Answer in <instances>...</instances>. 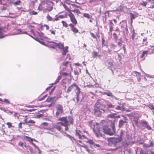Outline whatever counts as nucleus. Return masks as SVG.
<instances>
[{
    "instance_id": "obj_1",
    "label": "nucleus",
    "mask_w": 154,
    "mask_h": 154,
    "mask_svg": "<svg viewBox=\"0 0 154 154\" xmlns=\"http://www.w3.org/2000/svg\"><path fill=\"white\" fill-rule=\"evenodd\" d=\"M116 129L114 125L112 127V130L108 126H103L101 129L98 127H95L93 129V131L95 136L97 137H102V132L105 134L110 136L113 135L115 132Z\"/></svg>"
},
{
    "instance_id": "obj_2",
    "label": "nucleus",
    "mask_w": 154,
    "mask_h": 154,
    "mask_svg": "<svg viewBox=\"0 0 154 154\" xmlns=\"http://www.w3.org/2000/svg\"><path fill=\"white\" fill-rule=\"evenodd\" d=\"M57 120L60 122H57V124L64 127L66 131L68 130L69 126L70 124H73L74 122L73 118L71 116L62 117L59 118Z\"/></svg>"
},
{
    "instance_id": "obj_3",
    "label": "nucleus",
    "mask_w": 154,
    "mask_h": 154,
    "mask_svg": "<svg viewBox=\"0 0 154 154\" xmlns=\"http://www.w3.org/2000/svg\"><path fill=\"white\" fill-rule=\"evenodd\" d=\"M53 9L51 2L48 0L42 2L39 5L38 10L40 11L43 10L45 11H51Z\"/></svg>"
},
{
    "instance_id": "obj_4",
    "label": "nucleus",
    "mask_w": 154,
    "mask_h": 154,
    "mask_svg": "<svg viewBox=\"0 0 154 154\" xmlns=\"http://www.w3.org/2000/svg\"><path fill=\"white\" fill-rule=\"evenodd\" d=\"M104 108L101 106L100 107H94V113L95 115L97 116H101L102 113L105 112Z\"/></svg>"
},
{
    "instance_id": "obj_5",
    "label": "nucleus",
    "mask_w": 154,
    "mask_h": 154,
    "mask_svg": "<svg viewBox=\"0 0 154 154\" xmlns=\"http://www.w3.org/2000/svg\"><path fill=\"white\" fill-rule=\"evenodd\" d=\"M56 117H58L59 116H60L63 112V107L60 104H58L56 106Z\"/></svg>"
},
{
    "instance_id": "obj_6",
    "label": "nucleus",
    "mask_w": 154,
    "mask_h": 154,
    "mask_svg": "<svg viewBox=\"0 0 154 154\" xmlns=\"http://www.w3.org/2000/svg\"><path fill=\"white\" fill-rule=\"evenodd\" d=\"M122 23L121 28L123 32L124 35H127L128 34V32L127 22H123Z\"/></svg>"
},
{
    "instance_id": "obj_7",
    "label": "nucleus",
    "mask_w": 154,
    "mask_h": 154,
    "mask_svg": "<svg viewBox=\"0 0 154 154\" xmlns=\"http://www.w3.org/2000/svg\"><path fill=\"white\" fill-rule=\"evenodd\" d=\"M68 15L70 18V20L72 22V24L73 25H76L78 23L77 20L75 18V15L71 12L69 11Z\"/></svg>"
},
{
    "instance_id": "obj_8",
    "label": "nucleus",
    "mask_w": 154,
    "mask_h": 154,
    "mask_svg": "<svg viewBox=\"0 0 154 154\" xmlns=\"http://www.w3.org/2000/svg\"><path fill=\"white\" fill-rule=\"evenodd\" d=\"M62 66L63 69H66L68 67H70L72 69L71 63L69 61H65L62 63Z\"/></svg>"
},
{
    "instance_id": "obj_9",
    "label": "nucleus",
    "mask_w": 154,
    "mask_h": 154,
    "mask_svg": "<svg viewBox=\"0 0 154 154\" xmlns=\"http://www.w3.org/2000/svg\"><path fill=\"white\" fill-rule=\"evenodd\" d=\"M117 46L113 43H111L109 45V47L108 48V51L109 52L113 51L116 52L117 50Z\"/></svg>"
},
{
    "instance_id": "obj_10",
    "label": "nucleus",
    "mask_w": 154,
    "mask_h": 154,
    "mask_svg": "<svg viewBox=\"0 0 154 154\" xmlns=\"http://www.w3.org/2000/svg\"><path fill=\"white\" fill-rule=\"evenodd\" d=\"M74 87H75L76 88V89L77 90V91H78L81 90L80 88L75 83H74L68 87V88L67 89L66 92L68 93L70 92L73 88Z\"/></svg>"
},
{
    "instance_id": "obj_11",
    "label": "nucleus",
    "mask_w": 154,
    "mask_h": 154,
    "mask_svg": "<svg viewBox=\"0 0 154 154\" xmlns=\"http://www.w3.org/2000/svg\"><path fill=\"white\" fill-rule=\"evenodd\" d=\"M108 24L109 27V31L110 32H112L113 30L114 26V24L113 23L112 20H109Z\"/></svg>"
},
{
    "instance_id": "obj_12",
    "label": "nucleus",
    "mask_w": 154,
    "mask_h": 154,
    "mask_svg": "<svg viewBox=\"0 0 154 154\" xmlns=\"http://www.w3.org/2000/svg\"><path fill=\"white\" fill-rule=\"evenodd\" d=\"M75 25H73L72 23H70L69 24V26L71 29V31H72L74 33H77L79 32V30L77 29L75 27Z\"/></svg>"
},
{
    "instance_id": "obj_13",
    "label": "nucleus",
    "mask_w": 154,
    "mask_h": 154,
    "mask_svg": "<svg viewBox=\"0 0 154 154\" xmlns=\"http://www.w3.org/2000/svg\"><path fill=\"white\" fill-rule=\"evenodd\" d=\"M70 5L71 4H69L68 3H66V4L63 5V6L66 10L68 11L69 10L70 11V8H72V7L74 6V5ZM74 6H75L74 5Z\"/></svg>"
},
{
    "instance_id": "obj_14",
    "label": "nucleus",
    "mask_w": 154,
    "mask_h": 154,
    "mask_svg": "<svg viewBox=\"0 0 154 154\" xmlns=\"http://www.w3.org/2000/svg\"><path fill=\"white\" fill-rule=\"evenodd\" d=\"M81 92V90L78 91H77L76 93L75 97L74 98H73V100L75 101V99L76 98V103H78L79 101V95Z\"/></svg>"
},
{
    "instance_id": "obj_15",
    "label": "nucleus",
    "mask_w": 154,
    "mask_h": 154,
    "mask_svg": "<svg viewBox=\"0 0 154 154\" xmlns=\"http://www.w3.org/2000/svg\"><path fill=\"white\" fill-rule=\"evenodd\" d=\"M125 133L126 132L125 131L121 130L119 137V140L120 141L122 140L123 138L124 137Z\"/></svg>"
},
{
    "instance_id": "obj_16",
    "label": "nucleus",
    "mask_w": 154,
    "mask_h": 154,
    "mask_svg": "<svg viewBox=\"0 0 154 154\" xmlns=\"http://www.w3.org/2000/svg\"><path fill=\"white\" fill-rule=\"evenodd\" d=\"M61 76H58L57 79H56V81H55L54 83H53L51 84V85L49 87H48L47 88V89H48L49 88H51L52 87L53 85H56L59 82V80L61 79Z\"/></svg>"
},
{
    "instance_id": "obj_17",
    "label": "nucleus",
    "mask_w": 154,
    "mask_h": 154,
    "mask_svg": "<svg viewBox=\"0 0 154 154\" xmlns=\"http://www.w3.org/2000/svg\"><path fill=\"white\" fill-rule=\"evenodd\" d=\"M101 106L103 107H104V105L101 103V100H98L95 103L94 107H101Z\"/></svg>"
},
{
    "instance_id": "obj_18",
    "label": "nucleus",
    "mask_w": 154,
    "mask_h": 154,
    "mask_svg": "<svg viewBox=\"0 0 154 154\" xmlns=\"http://www.w3.org/2000/svg\"><path fill=\"white\" fill-rule=\"evenodd\" d=\"M127 122L125 120V121H123L122 119L119 120V128H121L124 125V124Z\"/></svg>"
},
{
    "instance_id": "obj_19",
    "label": "nucleus",
    "mask_w": 154,
    "mask_h": 154,
    "mask_svg": "<svg viewBox=\"0 0 154 154\" xmlns=\"http://www.w3.org/2000/svg\"><path fill=\"white\" fill-rule=\"evenodd\" d=\"M69 47L68 46H66L65 47L62 49V54L63 55H65L68 52V49Z\"/></svg>"
},
{
    "instance_id": "obj_20",
    "label": "nucleus",
    "mask_w": 154,
    "mask_h": 154,
    "mask_svg": "<svg viewBox=\"0 0 154 154\" xmlns=\"http://www.w3.org/2000/svg\"><path fill=\"white\" fill-rule=\"evenodd\" d=\"M57 43L54 42H51L50 44V46L51 48H55L57 47Z\"/></svg>"
},
{
    "instance_id": "obj_21",
    "label": "nucleus",
    "mask_w": 154,
    "mask_h": 154,
    "mask_svg": "<svg viewBox=\"0 0 154 154\" xmlns=\"http://www.w3.org/2000/svg\"><path fill=\"white\" fill-rule=\"evenodd\" d=\"M81 131L80 130H76L75 131V134L76 136H78L79 139H81L82 138V136L81 135L80 133Z\"/></svg>"
},
{
    "instance_id": "obj_22",
    "label": "nucleus",
    "mask_w": 154,
    "mask_h": 154,
    "mask_svg": "<svg viewBox=\"0 0 154 154\" xmlns=\"http://www.w3.org/2000/svg\"><path fill=\"white\" fill-rule=\"evenodd\" d=\"M60 75V76H69L71 75V72L70 71L69 73H68L66 72H62Z\"/></svg>"
},
{
    "instance_id": "obj_23",
    "label": "nucleus",
    "mask_w": 154,
    "mask_h": 154,
    "mask_svg": "<svg viewBox=\"0 0 154 154\" xmlns=\"http://www.w3.org/2000/svg\"><path fill=\"white\" fill-rule=\"evenodd\" d=\"M58 125V124H57V125H55L54 126V128L59 131H61L62 129V128L60 125Z\"/></svg>"
},
{
    "instance_id": "obj_24",
    "label": "nucleus",
    "mask_w": 154,
    "mask_h": 154,
    "mask_svg": "<svg viewBox=\"0 0 154 154\" xmlns=\"http://www.w3.org/2000/svg\"><path fill=\"white\" fill-rule=\"evenodd\" d=\"M57 47H58L60 49H62L64 47V45L63 44L60 43H57Z\"/></svg>"
},
{
    "instance_id": "obj_25",
    "label": "nucleus",
    "mask_w": 154,
    "mask_h": 154,
    "mask_svg": "<svg viewBox=\"0 0 154 154\" xmlns=\"http://www.w3.org/2000/svg\"><path fill=\"white\" fill-rule=\"evenodd\" d=\"M25 138L26 139L27 141L30 142H32L33 139L27 136H25Z\"/></svg>"
},
{
    "instance_id": "obj_26",
    "label": "nucleus",
    "mask_w": 154,
    "mask_h": 154,
    "mask_svg": "<svg viewBox=\"0 0 154 154\" xmlns=\"http://www.w3.org/2000/svg\"><path fill=\"white\" fill-rule=\"evenodd\" d=\"M130 15L131 19V23L132 24L133 22V20L135 19V17L134 15L132 13H130Z\"/></svg>"
},
{
    "instance_id": "obj_27",
    "label": "nucleus",
    "mask_w": 154,
    "mask_h": 154,
    "mask_svg": "<svg viewBox=\"0 0 154 154\" xmlns=\"http://www.w3.org/2000/svg\"><path fill=\"white\" fill-rule=\"evenodd\" d=\"M145 127L148 130H152V128L150 126L148 125V124L147 122H146L145 121Z\"/></svg>"
},
{
    "instance_id": "obj_28",
    "label": "nucleus",
    "mask_w": 154,
    "mask_h": 154,
    "mask_svg": "<svg viewBox=\"0 0 154 154\" xmlns=\"http://www.w3.org/2000/svg\"><path fill=\"white\" fill-rule=\"evenodd\" d=\"M83 16L88 19L91 18L92 16L88 14L84 13L83 14Z\"/></svg>"
},
{
    "instance_id": "obj_29",
    "label": "nucleus",
    "mask_w": 154,
    "mask_h": 154,
    "mask_svg": "<svg viewBox=\"0 0 154 154\" xmlns=\"http://www.w3.org/2000/svg\"><path fill=\"white\" fill-rule=\"evenodd\" d=\"M98 52L94 51L92 52V56L93 57H95L98 56Z\"/></svg>"
},
{
    "instance_id": "obj_30",
    "label": "nucleus",
    "mask_w": 154,
    "mask_h": 154,
    "mask_svg": "<svg viewBox=\"0 0 154 154\" xmlns=\"http://www.w3.org/2000/svg\"><path fill=\"white\" fill-rule=\"evenodd\" d=\"M86 142L92 145H93L94 144V142L93 140H88L86 141Z\"/></svg>"
},
{
    "instance_id": "obj_31",
    "label": "nucleus",
    "mask_w": 154,
    "mask_h": 154,
    "mask_svg": "<svg viewBox=\"0 0 154 154\" xmlns=\"http://www.w3.org/2000/svg\"><path fill=\"white\" fill-rule=\"evenodd\" d=\"M72 11L73 12H76L78 14H81V12L77 8L76 9H72Z\"/></svg>"
},
{
    "instance_id": "obj_32",
    "label": "nucleus",
    "mask_w": 154,
    "mask_h": 154,
    "mask_svg": "<svg viewBox=\"0 0 154 154\" xmlns=\"http://www.w3.org/2000/svg\"><path fill=\"white\" fill-rule=\"evenodd\" d=\"M70 5H74H74L75 6L74 7L73 6V7H72V8H70V12H71V11H72V9H76L79 7V6L76 5L71 4Z\"/></svg>"
},
{
    "instance_id": "obj_33",
    "label": "nucleus",
    "mask_w": 154,
    "mask_h": 154,
    "mask_svg": "<svg viewBox=\"0 0 154 154\" xmlns=\"http://www.w3.org/2000/svg\"><path fill=\"white\" fill-rule=\"evenodd\" d=\"M47 18L48 21H53V19L49 14L47 15Z\"/></svg>"
},
{
    "instance_id": "obj_34",
    "label": "nucleus",
    "mask_w": 154,
    "mask_h": 154,
    "mask_svg": "<svg viewBox=\"0 0 154 154\" xmlns=\"http://www.w3.org/2000/svg\"><path fill=\"white\" fill-rule=\"evenodd\" d=\"M62 23L63 26L66 28L68 27V24L66 21H62Z\"/></svg>"
},
{
    "instance_id": "obj_35",
    "label": "nucleus",
    "mask_w": 154,
    "mask_h": 154,
    "mask_svg": "<svg viewBox=\"0 0 154 154\" xmlns=\"http://www.w3.org/2000/svg\"><path fill=\"white\" fill-rule=\"evenodd\" d=\"M6 125H8V128H10L12 127H14L12 126V123L10 122H7L6 123Z\"/></svg>"
},
{
    "instance_id": "obj_36",
    "label": "nucleus",
    "mask_w": 154,
    "mask_h": 154,
    "mask_svg": "<svg viewBox=\"0 0 154 154\" xmlns=\"http://www.w3.org/2000/svg\"><path fill=\"white\" fill-rule=\"evenodd\" d=\"M3 102L7 104H9L10 103V101L8 100V99H4V100H3Z\"/></svg>"
},
{
    "instance_id": "obj_37",
    "label": "nucleus",
    "mask_w": 154,
    "mask_h": 154,
    "mask_svg": "<svg viewBox=\"0 0 154 154\" xmlns=\"http://www.w3.org/2000/svg\"><path fill=\"white\" fill-rule=\"evenodd\" d=\"M113 36L114 39L116 41L118 38V36L115 33H114L113 34Z\"/></svg>"
},
{
    "instance_id": "obj_38",
    "label": "nucleus",
    "mask_w": 154,
    "mask_h": 154,
    "mask_svg": "<svg viewBox=\"0 0 154 154\" xmlns=\"http://www.w3.org/2000/svg\"><path fill=\"white\" fill-rule=\"evenodd\" d=\"M28 148H29V149L30 150L31 153L32 154L34 153V151L32 147H31L30 146H29Z\"/></svg>"
},
{
    "instance_id": "obj_39",
    "label": "nucleus",
    "mask_w": 154,
    "mask_h": 154,
    "mask_svg": "<svg viewBox=\"0 0 154 154\" xmlns=\"http://www.w3.org/2000/svg\"><path fill=\"white\" fill-rule=\"evenodd\" d=\"M30 14L31 15H36L38 14V12L33 11L30 12Z\"/></svg>"
},
{
    "instance_id": "obj_40",
    "label": "nucleus",
    "mask_w": 154,
    "mask_h": 154,
    "mask_svg": "<svg viewBox=\"0 0 154 154\" xmlns=\"http://www.w3.org/2000/svg\"><path fill=\"white\" fill-rule=\"evenodd\" d=\"M21 3V1L20 0H18L14 3L13 4L16 5H18Z\"/></svg>"
},
{
    "instance_id": "obj_41",
    "label": "nucleus",
    "mask_w": 154,
    "mask_h": 154,
    "mask_svg": "<svg viewBox=\"0 0 154 154\" xmlns=\"http://www.w3.org/2000/svg\"><path fill=\"white\" fill-rule=\"evenodd\" d=\"M107 106L109 108H113L114 107V106H115L114 105H112L111 103L108 104H107Z\"/></svg>"
},
{
    "instance_id": "obj_42",
    "label": "nucleus",
    "mask_w": 154,
    "mask_h": 154,
    "mask_svg": "<svg viewBox=\"0 0 154 154\" xmlns=\"http://www.w3.org/2000/svg\"><path fill=\"white\" fill-rule=\"evenodd\" d=\"M82 147H84L86 149V150L89 153H91V150L88 148L85 145V146H82Z\"/></svg>"
},
{
    "instance_id": "obj_43",
    "label": "nucleus",
    "mask_w": 154,
    "mask_h": 154,
    "mask_svg": "<svg viewBox=\"0 0 154 154\" xmlns=\"http://www.w3.org/2000/svg\"><path fill=\"white\" fill-rule=\"evenodd\" d=\"M23 124V123L22 122H20L18 124V126L19 128L21 129L23 127L22 126V125Z\"/></svg>"
},
{
    "instance_id": "obj_44",
    "label": "nucleus",
    "mask_w": 154,
    "mask_h": 154,
    "mask_svg": "<svg viewBox=\"0 0 154 154\" xmlns=\"http://www.w3.org/2000/svg\"><path fill=\"white\" fill-rule=\"evenodd\" d=\"M133 73L134 74V75H135L136 76H140V74L137 71H134L133 72Z\"/></svg>"
},
{
    "instance_id": "obj_45",
    "label": "nucleus",
    "mask_w": 154,
    "mask_h": 154,
    "mask_svg": "<svg viewBox=\"0 0 154 154\" xmlns=\"http://www.w3.org/2000/svg\"><path fill=\"white\" fill-rule=\"evenodd\" d=\"M90 34L93 38L97 39V38L94 34L92 32H91Z\"/></svg>"
},
{
    "instance_id": "obj_46",
    "label": "nucleus",
    "mask_w": 154,
    "mask_h": 154,
    "mask_svg": "<svg viewBox=\"0 0 154 154\" xmlns=\"http://www.w3.org/2000/svg\"><path fill=\"white\" fill-rule=\"evenodd\" d=\"M149 146V147H154V143L152 141H150V144Z\"/></svg>"
},
{
    "instance_id": "obj_47",
    "label": "nucleus",
    "mask_w": 154,
    "mask_h": 154,
    "mask_svg": "<svg viewBox=\"0 0 154 154\" xmlns=\"http://www.w3.org/2000/svg\"><path fill=\"white\" fill-rule=\"evenodd\" d=\"M105 94H106L108 96H111L112 97L113 96V95L111 93H106Z\"/></svg>"
},
{
    "instance_id": "obj_48",
    "label": "nucleus",
    "mask_w": 154,
    "mask_h": 154,
    "mask_svg": "<svg viewBox=\"0 0 154 154\" xmlns=\"http://www.w3.org/2000/svg\"><path fill=\"white\" fill-rule=\"evenodd\" d=\"M35 123V122L33 120H30L28 121V123L34 124Z\"/></svg>"
},
{
    "instance_id": "obj_49",
    "label": "nucleus",
    "mask_w": 154,
    "mask_h": 154,
    "mask_svg": "<svg viewBox=\"0 0 154 154\" xmlns=\"http://www.w3.org/2000/svg\"><path fill=\"white\" fill-rule=\"evenodd\" d=\"M43 26L44 27H45L46 28V30H48L49 29V27L47 25V24H44L43 25Z\"/></svg>"
},
{
    "instance_id": "obj_50",
    "label": "nucleus",
    "mask_w": 154,
    "mask_h": 154,
    "mask_svg": "<svg viewBox=\"0 0 154 154\" xmlns=\"http://www.w3.org/2000/svg\"><path fill=\"white\" fill-rule=\"evenodd\" d=\"M50 31L51 32V34L54 35H55L56 34L54 30H50Z\"/></svg>"
},
{
    "instance_id": "obj_51",
    "label": "nucleus",
    "mask_w": 154,
    "mask_h": 154,
    "mask_svg": "<svg viewBox=\"0 0 154 154\" xmlns=\"http://www.w3.org/2000/svg\"><path fill=\"white\" fill-rule=\"evenodd\" d=\"M149 108L150 109L152 110L153 109V112H154V106H153V105H150L149 106Z\"/></svg>"
},
{
    "instance_id": "obj_52",
    "label": "nucleus",
    "mask_w": 154,
    "mask_h": 154,
    "mask_svg": "<svg viewBox=\"0 0 154 154\" xmlns=\"http://www.w3.org/2000/svg\"><path fill=\"white\" fill-rule=\"evenodd\" d=\"M23 143L21 142H20L18 143L19 146H20L21 147H23Z\"/></svg>"
},
{
    "instance_id": "obj_53",
    "label": "nucleus",
    "mask_w": 154,
    "mask_h": 154,
    "mask_svg": "<svg viewBox=\"0 0 154 154\" xmlns=\"http://www.w3.org/2000/svg\"><path fill=\"white\" fill-rule=\"evenodd\" d=\"M102 45L103 46L105 42V40L103 37H102Z\"/></svg>"
},
{
    "instance_id": "obj_54",
    "label": "nucleus",
    "mask_w": 154,
    "mask_h": 154,
    "mask_svg": "<svg viewBox=\"0 0 154 154\" xmlns=\"http://www.w3.org/2000/svg\"><path fill=\"white\" fill-rule=\"evenodd\" d=\"M43 116V114H39V115H37L36 116V117L37 118H40L42 117Z\"/></svg>"
},
{
    "instance_id": "obj_55",
    "label": "nucleus",
    "mask_w": 154,
    "mask_h": 154,
    "mask_svg": "<svg viewBox=\"0 0 154 154\" xmlns=\"http://www.w3.org/2000/svg\"><path fill=\"white\" fill-rule=\"evenodd\" d=\"M32 143V145L33 146H35V148H36V149H38V150H40L38 148V147L37 146H36V145H35V143H33V142H32V143Z\"/></svg>"
},
{
    "instance_id": "obj_56",
    "label": "nucleus",
    "mask_w": 154,
    "mask_h": 154,
    "mask_svg": "<svg viewBox=\"0 0 154 154\" xmlns=\"http://www.w3.org/2000/svg\"><path fill=\"white\" fill-rule=\"evenodd\" d=\"M109 116L111 118H115L116 116L114 114H111L109 115Z\"/></svg>"
},
{
    "instance_id": "obj_57",
    "label": "nucleus",
    "mask_w": 154,
    "mask_h": 154,
    "mask_svg": "<svg viewBox=\"0 0 154 154\" xmlns=\"http://www.w3.org/2000/svg\"><path fill=\"white\" fill-rule=\"evenodd\" d=\"M94 146L95 147H100V145L99 144H94Z\"/></svg>"
},
{
    "instance_id": "obj_58",
    "label": "nucleus",
    "mask_w": 154,
    "mask_h": 154,
    "mask_svg": "<svg viewBox=\"0 0 154 154\" xmlns=\"http://www.w3.org/2000/svg\"><path fill=\"white\" fill-rule=\"evenodd\" d=\"M42 125H45V126H48V123L46 122L42 123Z\"/></svg>"
},
{
    "instance_id": "obj_59",
    "label": "nucleus",
    "mask_w": 154,
    "mask_h": 154,
    "mask_svg": "<svg viewBox=\"0 0 154 154\" xmlns=\"http://www.w3.org/2000/svg\"><path fill=\"white\" fill-rule=\"evenodd\" d=\"M47 96V95H45L42 98L39 99L40 100H44L45 98H46Z\"/></svg>"
},
{
    "instance_id": "obj_60",
    "label": "nucleus",
    "mask_w": 154,
    "mask_h": 154,
    "mask_svg": "<svg viewBox=\"0 0 154 154\" xmlns=\"http://www.w3.org/2000/svg\"><path fill=\"white\" fill-rule=\"evenodd\" d=\"M115 31H116V32H119V28L118 27H117L116 28V29L115 30Z\"/></svg>"
},
{
    "instance_id": "obj_61",
    "label": "nucleus",
    "mask_w": 154,
    "mask_h": 154,
    "mask_svg": "<svg viewBox=\"0 0 154 154\" xmlns=\"http://www.w3.org/2000/svg\"><path fill=\"white\" fill-rule=\"evenodd\" d=\"M108 64L109 65H110V66H111L113 65V63L111 61H109V62L108 63Z\"/></svg>"
},
{
    "instance_id": "obj_62",
    "label": "nucleus",
    "mask_w": 154,
    "mask_h": 154,
    "mask_svg": "<svg viewBox=\"0 0 154 154\" xmlns=\"http://www.w3.org/2000/svg\"><path fill=\"white\" fill-rule=\"evenodd\" d=\"M93 122V120H90L89 121L88 123L90 125H92Z\"/></svg>"
},
{
    "instance_id": "obj_63",
    "label": "nucleus",
    "mask_w": 154,
    "mask_h": 154,
    "mask_svg": "<svg viewBox=\"0 0 154 154\" xmlns=\"http://www.w3.org/2000/svg\"><path fill=\"white\" fill-rule=\"evenodd\" d=\"M123 48L124 50V53H125L126 51V50L125 45H124L123 47Z\"/></svg>"
},
{
    "instance_id": "obj_64",
    "label": "nucleus",
    "mask_w": 154,
    "mask_h": 154,
    "mask_svg": "<svg viewBox=\"0 0 154 154\" xmlns=\"http://www.w3.org/2000/svg\"><path fill=\"white\" fill-rule=\"evenodd\" d=\"M117 45L121 47L122 46V43L120 42H119L117 43Z\"/></svg>"
}]
</instances>
